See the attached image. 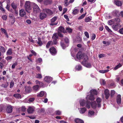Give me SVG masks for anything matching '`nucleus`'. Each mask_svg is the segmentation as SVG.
<instances>
[{
	"mask_svg": "<svg viewBox=\"0 0 123 123\" xmlns=\"http://www.w3.org/2000/svg\"><path fill=\"white\" fill-rule=\"evenodd\" d=\"M52 38L53 42L50 41L46 45V47L47 48H49L50 45H52L53 44L56 45L57 44V40L58 39V37L57 34L56 33L54 34Z\"/></svg>",
	"mask_w": 123,
	"mask_h": 123,
	"instance_id": "1",
	"label": "nucleus"
},
{
	"mask_svg": "<svg viewBox=\"0 0 123 123\" xmlns=\"http://www.w3.org/2000/svg\"><path fill=\"white\" fill-rule=\"evenodd\" d=\"M80 106H85L88 109L90 108V102L88 100L85 101L84 99H80Z\"/></svg>",
	"mask_w": 123,
	"mask_h": 123,
	"instance_id": "2",
	"label": "nucleus"
},
{
	"mask_svg": "<svg viewBox=\"0 0 123 123\" xmlns=\"http://www.w3.org/2000/svg\"><path fill=\"white\" fill-rule=\"evenodd\" d=\"M76 58L78 59H82L83 60H88V57L85 54H82L80 52H78L76 55Z\"/></svg>",
	"mask_w": 123,
	"mask_h": 123,
	"instance_id": "3",
	"label": "nucleus"
},
{
	"mask_svg": "<svg viewBox=\"0 0 123 123\" xmlns=\"http://www.w3.org/2000/svg\"><path fill=\"white\" fill-rule=\"evenodd\" d=\"M32 5V7L33 8V12L35 13H37L40 12L41 10L38 6L34 3H31Z\"/></svg>",
	"mask_w": 123,
	"mask_h": 123,
	"instance_id": "4",
	"label": "nucleus"
},
{
	"mask_svg": "<svg viewBox=\"0 0 123 123\" xmlns=\"http://www.w3.org/2000/svg\"><path fill=\"white\" fill-rule=\"evenodd\" d=\"M29 1H27L25 2V7L26 10L28 12H29V11L32 9L31 6L32 5Z\"/></svg>",
	"mask_w": 123,
	"mask_h": 123,
	"instance_id": "5",
	"label": "nucleus"
},
{
	"mask_svg": "<svg viewBox=\"0 0 123 123\" xmlns=\"http://www.w3.org/2000/svg\"><path fill=\"white\" fill-rule=\"evenodd\" d=\"M58 36L60 37H62L63 35L61 34V33L62 32L65 33L64 28L62 27H59L58 28Z\"/></svg>",
	"mask_w": 123,
	"mask_h": 123,
	"instance_id": "6",
	"label": "nucleus"
},
{
	"mask_svg": "<svg viewBox=\"0 0 123 123\" xmlns=\"http://www.w3.org/2000/svg\"><path fill=\"white\" fill-rule=\"evenodd\" d=\"M88 60H88L85 59V60H83L82 62L81 63L85 67L87 68H90L92 66L90 63L87 62Z\"/></svg>",
	"mask_w": 123,
	"mask_h": 123,
	"instance_id": "7",
	"label": "nucleus"
},
{
	"mask_svg": "<svg viewBox=\"0 0 123 123\" xmlns=\"http://www.w3.org/2000/svg\"><path fill=\"white\" fill-rule=\"evenodd\" d=\"M121 27V25L119 23H117L113 25L112 28L115 31H117Z\"/></svg>",
	"mask_w": 123,
	"mask_h": 123,
	"instance_id": "8",
	"label": "nucleus"
},
{
	"mask_svg": "<svg viewBox=\"0 0 123 123\" xmlns=\"http://www.w3.org/2000/svg\"><path fill=\"white\" fill-rule=\"evenodd\" d=\"M49 50L50 53L52 55H55L57 53L56 49L54 47H51Z\"/></svg>",
	"mask_w": 123,
	"mask_h": 123,
	"instance_id": "9",
	"label": "nucleus"
},
{
	"mask_svg": "<svg viewBox=\"0 0 123 123\" xmlns=\"http://www.w3.org/2000/svg\"><path fill=\"white\" fill-rule=\"evenodd\" d=\"M53 80L52 78L51 77L49 76H46L44 78V81L47 83H49L50 82Z\"/></svg>",
	"mask_w": 123,
	"mask_h": 123,
	"instance_id": "10",
	"label": "nucleus"
},
{
	"mask_svg": "<svg viewBox=\"0 0 123 123\" xmlns=\"http://www.w3.org/2000/svg\"><path fill=\"white\" fill-rule=\"evenodd\" d=\"M35 108L33 106H30L27 109L28 113L29 114L32 113L34 111Z\"/></svg>",
	"mask_w": 123,
	"mask_h": 123,
	"instance_id": "11",
	"label": "nucleus"
},
{
	"mask_svg": "<svg viewBox=\"0 0 123 123\" xmlns=\"http://www.w3.org/2000/svg\"><path fill=\"white\" fill-rule=\"evenodd\" d=\"M86 98L87 100H93L95 99L94 96L90 94L87 95Z\"/></svg>",
	"mask_w": 123,
	"mask_h": 123,
	"instance_id": "12",
	"label": "nucleus"
},
{
	"mask_svg": "<svg viewBox=\"0 0 123 123\" xmlns=\"http://www.w3.org/2000/svg\"><path fill=\"white\" fill-rule=\"evenodd\" d=\"M12 108L11 106L10 105H8L7 106L6 111L8 113H11L12 112Z\"/></svg>",
	"mask_w": 123,
	"mask_h": 123,
	"instance_id": "13",
	"label": "nucleus"
},
{
	"mask_svg": "<svg viewBox=\"0 0 123 123\" xmlns=\"http://www.w3.org/2000/svg\"><path fill=\"white\" fill-rule=\"evenodd\" d=\"M47 14L43 12L40 13L39 14V18L41 20H42L46 18L47 17Z\"/></svg>",
	"mask_w": 123,
	"mask_h": 123,
	"instance_id": "14",
	"label": "nucleus"
},
{
	"mask_svg": "<svg viewBox=\"0 0 123 123\" xmlns=\"http://www.w3.org/2000/svg\"><path fill=\"white\" fill-rule=\"evenodd\" d=\"M43 11L44 12H46L48 14L51 15L53 14L52 12L50 9H44Z\"/></svg>",
	"mask_w": 123,
	"mask_h": 123,
	"instance_id": "15",
	"label": "nucleus"
},
{
	"mask_svg": "<svg viewBox=\"0 0 123 123\" xmlns=\"http://www.w3.org/2000/svg\"><path fill=\"white\" fill-rule=\"evenodd\" d=\"M121 96L120 94H118L117 97V102L118 104H121Z\"/></svg>",
	"mask_w": 123,
	"mask_h": 123,
	"instance_id": "16",
	"label": "nucleus"
},
{
	"mask_svg": "<svg viewBox=\"0 0 123 123\" xmlns=\"http://www.w3.org/2000/svg\"><path fill=\"white\" fill-rule=\"evenodd\" d=\"M90 106L91 105L92 107V108L93 109H95L96 108L97 106L96 101H93L90 102Z\"/></svg>",
	"mask_w": 123,
	"mask_h": 123,
	"instance_id": "17",
	"label": "nucleus"
},
{
	"mask_svg": "<svg viewBox=\"0 0 123 123\" xmlns=\"http://www.w3.org/2000/svg\"><path fill=\"white\" fill-rule=\"evenodd\" d=\"M26 14L25 12L24 9H22L19 11V15L22 17H23Z\"/></svg>",
	"mask_w": 123,
	"mask_h": 123,
	"instance_id": "18",
	"label": "nucleus"
},
{
	"mask_svg": "<svg viewBox=\"0 0 123 123\" xmlns=\"http://www.w3.org/2000/svg\"><path fill=\"white\" fill-rule=\"evenodd\" d=\"M96 100L98 104V107H100L101 106V102L102 101L101 98H98Z\"/></svg>",
	"mask_w": 123,
	"mask_h": 123,
	"instance_id": "19",
	"label": "nucleus"
},
{
	"mask_svg": "<svg viewBox=\"0 0 123 123\" xmlns=\"http://www.w3.org/2000/svg\"><path fill=\"white\" fill-rule=\"evenodd\" d=\"M114 3L116 5L119 6H121L122 5V2L119 0L115 1H114Z\"/></svg>",
	"mask_w": 123,
	"mask_h": 123,
	"instance_id": "20",
	"label": "nucleus"
},
{
	"mask_svg": "<svg viewBox=\"0 0 123 123\" xmlns=\"http://www.w3.org/2000/svg\"><path fill=\"white\" fill-rule=\"evenodd\" d=\"M82 41V39L80 37H77L74 41L75 42H81Z\"/></svg>",
	"mask_w": 123,
	"mask_h": 123,
	"instance_id": "21",
	"label": "nucleus"
},
{
	"mask_svg": "<svg viewBox=\"0 0 123 123\" xmlns=\"http://www.w3.org/2000/svg\"><path fill=\"white\" fill-rule=\"evenodd\" d=\"M86 110V109L85 108H80V112L81 114H83L85 112Z\"/></svg>",
	"mask_w": 123,
	"mask_h": 123,
	"instance_id": "22",
	"label": "nucleus"
},
{
	"mask_svg": "<svg viewBox=\"0 0 123 123\" xmlns=\"http://www.w3.org/2000/svg\"><path fill=\"white\" fill-rule=\"evenodd\" d=\"M90 94L94 96V95H97V92L95 90H92L90 91Z\"/></svg>",
	"mask_w": 123,
	"mask_h": 123,
	"instance_id": "23",
	"label": "nucleus"
},
{
	"mask_svg": "<svg viewBox=\"0 0 123 123\" xmlns=\"http://www.w3.org/2000/svg\"><path fill=\"white\" fill-rule=\"evenodd\" d=\"M25 87L26 92L29 93L31 92V87L30 86H25Z\"/></svg>",
	"mask_w": 123,
	"mask_h": 123,
	"instance_id": "24",
	"label": "nucleus"
},
{
	"mask_svg": "<svg viewBox=\"0 0 123 123\" xmlns=\"http://www.w3.org/2000/svg\"><path fill=\"white\" fill-rule=\"evenodd\" d=\"M75 121L76 123H84L83 120L78 118L75 119Z\"/></svg>",
	"mask_w": 123,
	"mask_h": 123,
	"instance_id": "25",
	"label": "nucleus"
},
{
	"mask_svg": "<svg viewBox=\"0 0 123 123\" xmlns=\"http://www.w3.org/2000/svg\"><path fill=\"white\" fill-rule=\"evenodd\" d=\"M78 12L79 10L75 7L73 10L72 13L74 14L75 15L77 14L78 13Z\"/></svg>",
	"mask_w": 123,
	"mask_h": 123,
	"instance_id": "26",
	"label": "nucleus"
},
{
	"mask_svg": "<svg viewBox=\"0 0 123 123\" xmlns=\"http://www.w3.org/2000/svg\"><path fill=\"white\" fill-rule=\"evenodd\" d=\"M104 95H103V98L105 97V98L107 99H108V90L106 89L105 91Z\"/></svg>",
	"mask_w": 123,
	"mask_h": 123,
	"instance_id": "27",
	"label": "nucleus"
},
{
	"mask_svg": "<svg viewBox=\"0 0 123 123\" xmlns=\"http://www.w3.org/2000/svg\"><path fill=\"white\" fill-rule=\"evenodd\" d=\"M94 112L92 111H89L88 112L89 117H91L94 115Z\"/></svg>",
	"mask_w": 123,
	"mask_h": 123,
	"instance_id": "28",
	"label": "nucleus"
},
{
	"mask_svg": "<svg viewBox=\"0 0 123 123\" xmlns=\"http://www.w3.org/2000/svg\"><path fill=\"white\" fill-rule=\"evenodd\" d=\"M52 2V0H46L44 2L45 4L46 5L50 4Z\"/></svg>",
	"mask_w": 123,
	"mask_h": 123,
	"instance_id": "29",
	"label": "nucleus"
},
{
	"mask_svg": "<svg viewBox=\"0 0 123 123\" xmlns=\"http://www.w3.org/2000/svg\"><path fill=\"white\" fill-rule=\"evenodd\" d=\"M44 94V92L43 91H41L37 95L38 97H42L43 96Z\"/></svg>",
	"mask_w": 123,
	"mask_h": 123,
	"instance_id": "30",
	"label": "nucleus"
},
{
	"mask_svg": "<svg viewBox=\"0 0 123 123\" xmlns=\"http://www.w3.org/2000/svg\"><path fill=\"white\" fill-rule=\"evenodd\" d=\"M39 86L38 85H36L33 87V88L34 90L35 91H37L39 89Z\"/></svg>",
	"mask_w": 123,
	"mask_h": 123,
	"instance_id": "31",
	"label": "nucleus"
},
{
	"mask_svg": "<svg viewBox=\"0 0 123 123\" xmlns=\"http://www.w3.org/2000/svg\"><path fill=\"white\" fill-rule=\"evenodd\" d=\"M119 14V12L117 11H114L112 12L113 15L115 16H117V15Z\"/></svg>",
	"mask_w": 123,
	"mask_h": 123,
	"instance_id": "32",
	"label": "nucleus"
},
{
	"mask_svg": "<svg viewBox=\"0 0 123 123\" xmlns=\"http://www.w3.org/2000/svg\"><path fill=\"white\" fill-rule=\"evenodd\" d=\"M14 96L18 99L20 98H21V95L19 94H16L14 95Z\"/></svg>",
	"mask_w": 123,
	"mask_h": 123,
	"instance_id": "33",
	"label": "nucleus"
},
{
	"mask_svg": "<svg viewBox=\"0 0 123 123\" xmlns=\"http://www.w3.org/2000/svg\"><path fill=\"white\" fill-rule=\"evenodd\" d=\"M114 21L115 24H116L119 23L120 21V20L119 18H117L114 19Z\"/></svg>",
	"mask_w": 123,
	"mask_h": 123,
	"instance_id": "34",
	"label": "nucleus"
},
{
	"mask_svg": "<svg viewBox=\"0 0 123 123\" xmlns=\"http://www.w3.org/2000/svg\"><path fill=\"white\" fill-rule=\"evenodd\" d=\"M76 69L78 71L82 69V67L80 65L76 66Z\"/></svg>",
	"mask_w": 123,
	"mask_h": 123,
	"instance_id": "35",
	"label": "nucleus"
},
{
	"mask_svg": "<svg viewBox=\"0 0 123 123\" xmlns=\"http://www.w3.org/2000/svg\"><path fill=\"white\" fill-rule=\"evenodd\" d=\"M68 0H65L64 1V5L65 6H68L69 3V2H68Z\"/></svg>",
	"mask_w": 123,
	"mask_h": 123,
	"instance_id": "36",
	"label": "nucleus"
},
{
	"mask_svg": "<svg viewBox=\"0 0 123 123\" xmlns=\"http://www.w3.org/2000/svg\"><path fill=\"white\" fill-rule=\"evenodd\" d=\"M12 50L11 49H9L6 52V55H11L12 54Z\"/></svg>",
	"mask_w": 123,
	"mask_h": 123,
	"instance_id": "37",
	"label": "nucleus"
},
{
	"mask_svg": "<svg viewBox=\"0 0 123 123\" xmlns=\"http://www.w3.org/2000/svg\"><path fill=\"white\" fill-rule=\"evenodd\" d=\"M114 21V19H111L109 21L108 24L111 25L113 24H115Z\"/></svg>",
	"mask_w": 123,
	"mask_h": 123,
	"instance_id": "38",
	"label": "nucleus"
},
{
	"mask_svg": "<svg viewBox=\"0 0 123 123\" xmlns=\"http://www.w3.org/2000/svg\"><path fill=\"white\" fill-rule=\"evenodd\" d=\"M91 20V18L88 17H86L85 18V22H87L90 21Z\"/></svg>",
	"mask_w": 123,
	"mask_h": 123,
	"instance_id": "39",
	"label": "nucleus"
},
{
	"mask_svg": "<svg viewBox=\"0 0 123 123\" xmlns=\"http://www.w3.org/2000/svg\"><path fill=\"white\" fill-rule=\"evenodd\" d=\"M86 14V13H85L82 14L78 18V19L80 20L83 18L85 16Z\"/></svg>",
	"mask_w": 123,
	"mask_h": 123,
	"instance_id": "40",
	"label": "nucleus"
},
{
	"mask_svg": "<svg viewBox=\"0 0 123 123\" xmlns=\"http://www.w3.org/2000/svg\"><path fill=\"white\" fill-rule=\"evenodd\" d=\"M100 82L101 85H104L105 83V80L102 79L100 80Z\"/></svg>",
	"mask_w": 123,
	"mask_h": 123,
	"instance_id": "41",
	"label": "nucleus"
},
{
	"mask_svg": "<svg viewBox=\"0 0 123 123\" xmlns=\"http://www.w3.org/2000/svg\"><path fill=\"white\" fill-rule=\"evenodd\" d=\"M36 77L37 78L39 79H41L42 78V76L41 74H37Z\"/></svg>",
	"mask_w": 123,
	"mask_h": 123,
	"instance_id": "42",
	"label": "nucleus"
},
{
	"mask_svg": "<svg viewBox=\"0 0 123 123\" xmlns=\"http://www.w3.org/2000/svg\"><path fill=\"white\" fill-rule=\"evenodd\" d=\"M42 61V60L41 58H38L36 60V62L37 63H40Z\"/></svg>",
	"mask_w": 123,
	"mask_h": 123,
	"instance_id": "43",
	"label": "nucleus"
},
{
	"mask_svg": "<svg viewBox=\"0 0 123 123\" xmlns=\"http://www.w3.org/2000/svg\"><path fill=\"white\" fill-rule=\"evenodd\" d=\"M57 18V17H55L53 18L51 20V21L52 22H54L56 20Z\"/></svg>",
	"mask_w": 123,
	"mask_h": 123,
	"instance_id": "44",
	"label": "nucleus"
},
{
	"mask_svg": "<svg viewBox=\"0 0 123 123\" xmlns=\"http://www.w3.org/2000/svg\"><path fill=\"white\" fill-rule=\"evenodd\" d=\"M0 49L1 52L3 53H5L6 51L5 49L3 47H0Z\"/></svg>",
	"mask_w": 123,
	"mask_h": 123,
	"instance_id": "45",
	"label": "nucleus"
},
{
	"mask_svg": "<svg viewBox=\"0 0 123 123\" xmlns=\"http://www.w3.org/2000/svg\"><path fill=\"white\" fill-rule=\"evenodd\" d=\"M12 8L14 10L16 9L17 6L14 3H12Z\"/></svg>",
	"mask_w": 123,
	"mask_h": 123,
	"instance_id": "46",
	"label": "nucleus"
},
{
	"mask_svg": "<svg viewBox=\"0 0 123 123\" xmlns=\"http://www.w3.org/2000/svg\"><path fill=\"white\" fill-rule=\"evenodd\" d=\"M115 92L114 90H111V97H113L114 95L115 94Z\"/></svg>",
	"mask_w": 123,
	"mask_h": 123,
	"instance_id": "47",
	"label": "nucleus"
},
{
	"mask_svg": "<svg viewBox=\"0 0 123 123\" xmlns=\"http://www.w3.org/2000/svg\"><path fill=\"white\" fill-rule=\"evenodd\" d=\"M17 65V62H16L15 63H13L12 65V69H14L15 68V66Z\"/></svg>",
	"mask_w": 123,
	"mask_h": 123,
	"instance_id": "48",
	"label": "nucleus"
},
{
	"mask_svg": "<svg viewBox=\"0 0 123 123\" xmlns=\"http://www.w3.org/2000/svg\"><path fill=\"white\" fill-rule=\"evenodd\" d=\"M66 29L68 32L69 33L72 32V29L69 27H67Z\"/></svg>",
	"mask_w": 123,
	"mask_h": 123,
	"instance_id": "49",
	"label": "nucleus"
},
{
	"mask_svg": "<svg viewBox=\"0 0 123 123\" xmlns=\"http://www.w3.org/2000/svg\"><path fill=\"white\" fill-rule=\"evenodd\" d=\"M108 72V70H100L99 72L101 73H105Z\"/></svg>",
	"mask_w": 123,
	"mask_h": 123,
	"instance_id": "50",
	"label": "nucleus"
},
{
	"mask_svg": "<svg viewBox=\"0 0 123 123\" xmlns=\"http://www.w3.org/2000/svg\"><path fill=\"white\" fill-rule=\"evenodd\" d=\"M21 109L22 111H26V108L25 106H23L21 107Z\"/></svg>",
	"mask_w": 123,
	"mask_h": 123,
	"instance_id": "51",
	"label": "nucleus"
},
{
	"mask_svg": "<svg viewBox=\"0 0 123 123\" xmlns=\"http://www.w3.org/2000/svg\"><path fill=\"white\" fill-rule=\"evenodd\" d=\"M38 41L37 42V44L40 46H41L42 44V42L40 40L39 38L38 39Z\"/></svg>",
	"mask_w": 123,
	"mask_h": 123,
	"instance_id": "52",
	"label": "nucleus"
},
{
	"mask_svg": "<svg viewBox=\"0 0 123 123\" xmlns=\"http://www.w3.org/2000/svg\"><path fill=\"white\" fill-rule=\"evenodd\" d=\"M12 58V57L11 56H8L6 57V59L7 61H9L11 60Z\"/></svg>",
	"mask_w": 123,
	"mask_h": 123,
	"instance_id": "53",
	"label": "nucleus"
},
{
	"mask_svg": "<svg viewBox=\"0 0 123 123\" xmlns=\"http://www.w3.org/2000/svg\"><path fill=\"white\" fill-rule=\"evenodd\" d=\"M2 18L4 20H6L7 19V16L6 15H3L2 16Z\"/></svg>",
	"mask_w": 123,
	"mask_h": 123,
	"instance_id": "54",
	"label": "nucleus"
},
{
	"mask_svg": "<svg viewBox=\"0 0 123 123\" xmlns=\"http://www.w3.org/2000/svg\"><path fill=\"white\" fill-rule=\"evenodd\" d=\"M84 34L85 36L87 38H89V35L88 32H87L86 31L84 33Z\"/></svg>",
	"mask_w": 123,
	"mask_h": 123,
	"instance_id": "55",
	"label": "nucleus"
},
{
	"mask_svg": "<svg viewBox=\"0 0 123 123\" xmlns=\"http://www.w3.org/2000/svg\"><path fill=\"white\" fill-rule=\"evenodd\" d=\"M4 63L1 62H0V68L2 69L4 67Z\"/></svg>",
	"mask_w": 123,
	"mask_h": 123,
	"instance_id": "56",
	"label": "nucleus"
},
{
	"mask_svg": "<svg viewBox=\"0 0 123 123\" xmlns=\"http://www.w3.org/2000/svg\"><path fill=\"white\" fill-rule=\"evenodd\" d=\"M118 32L120 34H123V28L120 29Z\"/></svg>",
	"mask_w": 123,
	"mask_h": 123,
	"instance_id": "57",
	"label": "nucleus"
},
{
	"mask_svg": "<svg viewBox=\"0 0 123 123\" xmlns=\"http://www.w3.org/2000/svg\"><path fill=\"white\" fill-rule=\"evenodd\" d=\"M14 85V83L13 81H12L11 82L10 85V87L11 88Z\"/></svg>",
	"mask_w": 123,
	"mask_h": 123,
	"instance_id": "58",
	"label": "nucleus"
},
{
	"mask_svg": "<svg viewBox=\"0 0 123 123\" xmlns=\"http://www.w3.org/2000/svg\"><path fill=\"white\" fill-rule=\"evenodd\" d=\"M9 16L11 18L13 19V22H14L15 21V19H13L14 16L13 15L10 14L9 15Z\"/></svg>",
	"mask_w": 123,
	"mask_h": 123,
	"instance_id": "59",
	"label": "nucleus"
},
{
	"mask_svg": "<svg viewBox=\"0 0 123 123\" xmlns=\"http://www.w3.org/2000/svg\"><path fill=\"white\" fill-rule=\"evenodd\" d=\"M55 113L57 115H60L61 114V112L60 111H55Z\"/></svg>",
	"mask_w": 123,
	"mask_h": 123,
	"instance_id": "60",
	"label": "nucleus"
},
{
	"mask_svg": "<svg viewBox=\"0 0 123 123\" xmlns=\"http://www.w3.org/2000/svg\"><path fill=\"white\" fill-rule=\"evenodd\" d=\"M96 35L94 34L92 35L91 39L92 40H94L95 38Z\"/></svg>",
	"mask_w": 123,
	"mask_h": 123,
	"instance_id": "61",
	"label": "nucleus"
},
{
	"mask_svg": "<svg viewBox=\"0 0 123 123\" xmlns=\"http://www.w3.org/2000/svg\"><path fill=\"white\" fill-rule=\"evenodd\" d=\"M61 46L62 47V48L63 49H64L66 47V46H65V45L63 43H62L61 42Z\"/></svg>",
	"mask_w": 123,
	"mask_h": 123,
	"instance_id": "62",
	"label": "nucleus"
},
{
	"mask_svg": "<svg viewBox=\"0 0 123 123\" xmlns=\"http://www.w3.org/2000/svg\"><path fill=\"white\" fill-rule=\"evenodd\" d=\"M64 18L66 19L67 21H69V18H68V16L67 15H64Z\"/></svg>",
	"mask_w": 123,
	"mask_h": 123,
	"instance_id": "63",
	"label": "nucleus"
},
{
	"mask_svg": "<svg viewBox=\"0 0 123 123\" xmlns=\"http://www.w3.org/2000/svg\"><path fill=\"white\" fill-rule=\"evenodd\" d=\"M34 100V98H32L29 99V102H33Z\"/></svg>",
	"mask_w": 123,
	"mask_h": 123,
	"instance_id": "64",
	"label": "nucleus"
}]
</instances>
